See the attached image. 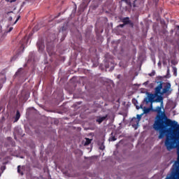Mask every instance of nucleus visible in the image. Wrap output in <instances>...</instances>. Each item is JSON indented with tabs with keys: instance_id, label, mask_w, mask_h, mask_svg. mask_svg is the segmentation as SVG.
Segmentation results:
<instances>
[{
	"instance_id": "f257e3e1",
	"label": "nucleus",
	"mask_w": 179,
	"mask_h": 179,
	"mask_svg": "<svg viewBox=\"0 0 179 179\" xmlns=\"http://www.w3.org/2000/svg\"><path fill=\"white\" fill-rule=\"evenodd\" d=\"M144 101L146 104H149V103H151V104L152 103H161L160 106H157L155 109L152 110L153 113H157L152 128L155 131L159 132V139H163L166 136L169 127L173 128L172 136L171 138L169 136L166 137L165 146L167 150L169 151L174 149L176 148V141L179 139V124L177 122L169 119L164 110H162L163 108V96L147 92V97L144 99Z\"/></svg>"
},
{
	"instance_id": "f03ea898",
	"label": "nucleus",
	"mask_w": 179,
	"mask_h": 179,
	"mask_svg": "<svg viewBox=\"0 0 179 179\" xmlns=\"http://www.w3.org/2000/svg\"><path fill=\"white\" fill-rule=\"evenodd\" d=\"M166 93H171V84L170 83H165V85L162 89V94H164Z\"/></svg>"
},
{
	"instance_id": "7ed1b4c3",
	"label": "nucleus",
	"mask_w": 179,
	"mask_h": 179,
	"mask_svg": "<svg viewBox=\"0 0 179 179\" xmlns=\"http://www.w3.org/2000/svg\"><path fill=\"white\" fill-rule=\"evenodd\" d=\"M162 89H163V83L160 82L159 84L155 87V93L153 94H162Z\"/></svg>"
},
{
	"instance_id": "20e7f679",
	"label": "nucleus",
	"mask_w": 179,
	"mask_h": 179,
	"mask_svg": "<svg viewBox=\"0 0 179 179\" xmlns=\"http://www.w3.org/2000/svg\"><path fill=\"white\" fill-rule=\"evenodd\" d=\"M122 23H124V24H129L131 26V27H134V23H132L131 22L129 17H126L123 18Z\"/></svg>"
},
{
	"instance_id": "39448f33",
	"label": "nucleus",
	"mask_w": 179,
	"mask_h": 179,
	"mask_svg": "<svg viewBox=\"0 0 179 179\" xmlns=\"http://www.w3.org/2000/svg\"><path fill=\"white\" fill-rule=\"evenodd\" d=\"M36 45H37L38 51L42 52L43 50H44V43H43V41H38L36 43Z\"/></svg>"
},
{
	"instance_id": "423d86ee",
	"label": "nucleus",
	"mask_w": 179,
	"mask_h": 179,
	"mask_svg": "<svg viewBox=\"0 0 179 179\" xmlns=\"http://www.w3.org/2000/svg\"><path fill=\"white\" fill-rule=\"evenodd\" d=\"M108 115H105L103 117H97L96 122H98L99 124H101V122H103V121H105L107 119Z\"/></svg>"
},
{
	"instance_id": "0eeeda50",
	"label": "nucleus",
	"mask_w": 179,
	"mask_h": 179,
	"mask_svg": "<svg viewBox=\"0 0 179 179\" xmlns=\"http://www.w3.org/2000/svg\"><path fill=\"white\" fill-rule=\"evenodd\" d=\"M6 82V78H5V76L1 75L0 76V90L2 89V85Z\"/></svg>"
},
{
	"instance_id": "6e6552de",
	"label": "nucleus",
	"mask_w": 179,
	"mask_h": 179,
	"mask_svg": "<svg viewBox=\"0 0 179 179\" xmlns=\"http://www.w3.org/2000/svg\"><path fill=\"white\" fill-rule=\"evenodd\" d=\"M20 119V112L19 110L16 111V115L14 117V122H17V121H19V120Z\"/></svg>"
},
{
	"instance_id": "1a4fd4ad",
	"label": "nucleus",
	"mask_w": 179,
	"mask_h": 179,
	"mask_svg": "<svg viewBox=\"0 0 179 179\" xmlns=\"http://www.w3.org/2000/svg\"><path fill=\"white\" fill-rule=\"evenodd\" d=\"M141 118H142V115H137V119H136V117H134L132 119V121H134V120L135 121H136V124L138 125V124H139V121H141Z\"/></svg>"
},
{
	"instance_id": "9d476101",
	"label": "nucleus",
	"mask_w": 179,
	"mask_h": 179,
	"mask_svg": "<svg viewBox=\"0 0 179 179\" xmlns=\"http://www.w3.org/2000/svg\"><path fill=\"white\" fill-rule=\"evenodd\" d=\"M152 104H151V106H150V108H145L144 109V114H149V113H150V110H153L152 108Z\"/></svg>"
},
{
	"instance_id": "9b49d317",
	"label": "nucleus",
	"mask_w": 179,
	"mask_h": 179,
	"mask_svg": "<svg viewBox=\"0 0 179 179\" xmlns=\"http://www.w3.org/2000/svg\"><path fill=\"white\" fill-rule=\"evenodd\" d=\"M85 146H87L89 145H90V143H92V139L90 138H85Z\"/></svg>"
},
{
	"instance_id": "f8f14e48",
	"label": "nucleus",
	"mask_w": 179,
	"mask_h": 179,
	"mask_svg": "<svg viewBox=\"0 0 179 179\" xmlns=\"http://www.w3.org/2000/svg\"><path fill=\"white\" fill-rule=\"evenodd\" d=\"M21 169V166H20V165H19L18 166H17V173H19V174H21V176H23V172H22V170L20 169Z\"/></svg>"
},
{
	"instance_id": "ddd939ff",
	"label": "nucleus",
	"mask_w": 179,
	"mask_h": 179,
	"mask_svg": "<svg viewBox=\"0 0 179 179\" xmlns=\"http://www.w3.org/2000/svg\"><path fill=\"white\" fill-rule=\"evenodd\" d=\"M174 76H177V68L175 66L172 67Z\"/></svg>"
},
{
	"instance_id": "4468645a",
	"label": "nucleus",
	"mask_w": 179,
	"mask_h": 179,
	"mask_svg": "<svg viewBox=\"0 0 179 179\" xmlns=\"http://www.w3.org/2000/svg\"><path fill=\"white\" fill-rule=\"evenodd\" d=\"M155 73H156L155 71H152V73H149L148 75H149V76H155Z\"/></svg>"
},
{
	"instance_id": "2eb2a0df",
	"label": "nucleus",
	"mask_w": 179,
	"mask_h": 179,
	"mask_svg": "<svg viewBox=\"0 0 179 179\" xmlns=\"http://www.w3.org/2000/svg\"><path fill=\"white\" fill-rule=\"evenodd\" d=\"M110 141H117V138H115V136H112L110 138Z\"/></svg>"
},
{
	"instance_id": "dca6fc26",
	"label": "nucleus",
	"mask_w": 179,
	"mask_h": 179,
	"mask_svg": "<svg viewBox=\"0 0 179 179\" xmlns=\"http://www.w3.org/2000/svg\"><path fill=\"white\" fill-rule=\"evenodd\" d=\"M99 149L101 150H104V146L103 145V144H102V145L101 147H99Z\"/></svg>"
},
{
	"instance_id": "f3484780",
	"label": "nucleus",
	"mask_w": 179,
	"mask_h": 179,
	"mask_svg": "<svg viewBox=\"0 0 179 179\" xmlns=\"http://www.w3.org/2000/svg\"><path fill=\"white\" fill-rule=\"evenodd\" d=\"M13 30V27H10L9 29H8V31L10 32Z\"/></svg>"
},
{
	"instance_id": "a211bd4d",
	"label": "nucleus",
	"mask_w": 179,
	"mask_h": 179,
	"mask_svg": "<svg viewBox=\"0 0 179 179\" xmlns=\"http://www.w3.org/2000/svg\"><path fill=\"white\" fill-rule=\"evenodd\" d=\"M10 2L12 3V2H16V0H10Z\"/></svg>"
},
{
	"instance_id": "6ab92c4d",
	"label": "nucleus",
	"mask_w": 179,
	"mask_h": 179,
	"mask_svg": "<svg viewBox=\"0 0 179 179\" xmlns=\"http://www.w3.org/2000/svg\"><path fill=\"white\" fill-rule=\"evenodd\" d=\"M136 108H137V110H139V108H141V107L136 106Z\"/></svg>"
},
{
	"instance_id": "aec40b11",
	"label": "nucleus",
	"mask_w": 179,
	"mask_h": 179,
	"mask_svg": "<svg viewBox=\"0 0 179 179\" xmlns=\"http://www.w3.org/2000/svg\"><path fill=\"white\" fill-rule=\"evenodd\" d=\"M6 2H10V0H6Z\"/></svg>"
},
{
	"instance_id": "412c9836",
	"label": "nucleus",
	"mask_w": 179,
	"mask_h": 179,
	"mask_svg": "<svg viewBox=\"0 0 179 179\" xmlns=\"http://www.w3.org/2000/svg\"><path fill=\"white\" fill-rule=\"evenodd\" d=\"M90 2V0H89L88 1H87V5H89V3Z\"/></svg>"
},
{
	"instance_id": "4be33fe9",
	"label": "nucleus",
	"mask_w": 179,
	"mask_h": 179,
	"mask_svg": "<svg viewBox=\"0 0 179 179\" xmlns=\"http://www.w3.org/2000/svg\"><path fill=\"white\" fill-rule=\"evenodd\" d=\"M120 26H121V27H124V24H121Z\"/></svg>"
},
{
	"instance_id": "5701e85b",
	"label": "nucleus",
	"mask_w": 179,
	"mask_h": 179,
	"mask_svg": "<svg viewBox=\"0 0 179 179\" xmlns=\"http://www.w3.org/2000/svg\"><path fill=\"white\" fill-rule=\"evenodd\" d=\"M124 1H125V2H128V0H124Z\"/></svg>"
},
{
	"instance_id": "b1692460",
	"label": "nucleus",
	"mask_w": 179,
	"mask_h": 179,
	"mask_svg": "<svg viewBox=\"0 0 179 179\" xmlns=\"http://www.w3.org/2000/svg\"><path fill=\"white\" fill-rule=\"evenodd\" d=\"M17 20H19V18H17L15 22H17Z\"/></svg>"
},
{
	"instance_id": "393cba45",
	"label": "nucleus",
	"mask_w": 179,
	"mask_h": 179,
	"mask_svg": "<svg viewBox=\"0 0 179 179\" xmlns=\"http://www.w3.org/2000/svg\"><path fill=\"white\" fill-rule=\"evenodd\" d=\"M158 65H161V63H160V62H159V63H158Z\"/></svg>"
},
{
	"instance_id": "a878e982",
	"label": "nucleus",
	"mask_w": 179,
	"mask_h": 179,
	"mask_svg": "<svg viewBox=\"0 0 179 179\" xmlns=\"http://www.w3.org/2000/svg\"><path fill=\"white\" fill-rule=\"evenodd\" d=\"M62 30H64V27H62Z\"/></svg>"
},
{
	"instance_id": "bb28decb",
	"label": "nucleus",
	"mask_w": 179,
	"mask_h": 179,
	"mask_svg": "<svg viewBox=\"0 0 179 179\" xmlns=\"http://www.w3.org/2000/svg\"><path fill=\"white\" fill-rule=\"evenodd\" d=\"M14 139H16V136L14 137Z\"/></svg>"
},
{
	"instance_id": "cd10ccee",
	"label": "nucleus",
	"mask_w": 179,
	"mask_h": 179,
	"mask_svg": "<svg viewBox=\"0 0 179 179\" xmlns=\"http://www.w3.org/2000/svg\"><path fill=\"white\" fill-rule=\"evenodd\" d=\"M8 139H10V137H8Z\"/></svg>"
},
{
	"instance_id": "c85d7f7f",
	"label": "nucleus",
	"mask_w": 179,
	"mask_h": 179,
	"mask_svg": "<svg viewBox=\"0 0 179 179\" xmlns=\"http://www.w3.org/2000/svg\"><path fill=\"white\" fill-rule=\"evenodd\" d=\"M84 2H86V0H84Z\"/></svg>"
},
{
	"instance_id": "c756f323",
	"label": "nucleus",
	"mask_w": 179,
	"mask_h": 179,
	"mask_svg": "<svg viewBox=\"0 0 179 179\" xmlns=\"http://www.w3.org/2000/svg\"><path fill=\"white\" fill-rule=\"evenodd\" d=\"M141 108H142V106H141Z\"/></svg>"
},
{
	"instance_id": "7c9ffc66",
	"label": "nucleus",
	"mask_w": 179,
	"mask_h": 179,
	"mask_svg": "<svg viewBox=\"0 0 179 179\" xmlns=\"http://www.w3.org/2000/svg\"><path fill=\"white\" fill-rule=\"evenodd\" d=\"M99 1H103V0H99Z\"/></svg>"
}]
</instances>
